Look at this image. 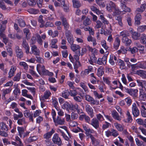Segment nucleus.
Listing matches in <instances>:
<instances>
[{
	"label": "nucleus",
	"mask_w": 146,
	"mask_h": 146,
	"mask_svg": "<svg viewBox=\"0 0 146 146\" xmlns=\"http://www.w3.org/2000/svg\"><path fill=\"white\" fill-rule=\"evenodd\" d=\"M125 92L128 94L132 96L134 98H136L138 96V90L137 89H134L133 88H128L125 87Z\"/></svg>",
	"instance_id": "1"
},
{
	"label": "nucleus",
	"mask_w": 146,
	"mask_h": 146,
	"mask_svg": "<svg viewBox=\"0 0 146 146\" xmlns=\"http://www.w3.org/2000/svg\"><path fill=\"white\" fill-rule=\"evenodd\" d=\"M36 70L40 75H42L44 76H47L48 71L45 69L44 66H41V65L39 64L37 65Z\"/></svg>",
	"instance_id": "2"
},
{
	"label": "nucleus",
	"mask_w": 146,
	"mask_h": 146,
	"mask_svg": "<svg viewBox=\"0 0 146 146\" xmlns=\"http://www.w3.org/2000/svg\"><path fill=\"white\" fill-rule=\"evenodd\" d=\"M105 133L106 136L108 137L111 136L115 137L119 135L118 131L113 128H111L110 130H108L105 132Z\"/></svg>",
	"instance_id": "3"
},
{
	"label": "nucleus",
	"mask_w": 146,
	"mask_h": 146,
	"mask_svg": "<svg viewBox=\"0 0 146 146\" xmlns=\"http://www.w3.org/2000/svg\"><path fill=\"white\" fill-rule=\"evenodd\" d=\"M5 30V26H3L1 24H0V37L3 38V42L6 44L8 42V39L6 37L5 35L3 33Z\"/></svg>",
	"instance_id": "4"
},
{
	"label": "nucleus",
	"mask_w": 146,
	"mask_h": 146,
	"mask_svg": "<svg viewBox=\"0 0 146 146\" xmlns=\"http://www.w3.org/2000/svg\"><path fill=\"white\" fill-rule=\"evenodd\" d=\"M80 54V50H78L76 52L75 54L74 55V58L76 60V62L75 63L74 65V69L77 68L80 66V64L79 61V56Z\"/></svg>",
	"instance_id": "5"
},
{
	"label": "nucleus",
	"mask_w": 146,
	"mask_h": 146,
	"mask_svg": "<svg viewBox=\"0 0 146 146\" xmlns=\"http://www.w3.org/2000/svg\"><path fill=\"white\" fill-rule=\"evenodd\" d=\"M85 100L90 102L91 105H98L99 104V100H94V98L90 95L86 94L85 96Z\"/></svg>",
	"instance_id": "6"
},
{
	"label": "nucleus",
	"mask_w": 146,
	"mask_h": 146,
	"mask_svg": "<svg viewBox=\"0 0 146 146\" xmlns=\"http://www.w3.org/2000/svg\"><path fill=\"white\" fill-rule=\"evenodd\" d=\"M65 34L68 41L69 44L71 45L74 43V38L73 35L72 34L71 31H68L66 32Z\"/></svg>",
	"instance_id": "7"
},
{
	"label": "nucleus",
	"mask_w": 146,
	"mask_h": 146,
	"mask_svg": "<svg viewBox=\"0 0 146 146\" xmlns=\"http://www.w3.org/2000/svg\"><path fill=\"white\" fill-rule=\"evenodd\" d=\"M125 0H121L120 7L122 10V11L125 12H130L131 10L130 8L127 7Z\"/></svg>",
	"instance_id": "8"
},
{
	"label": "nucleus",
	"mask_w": 146,
	"mask_h": 146,
	"mask_svg": "<svg viewBox=\"0 0 146 146\" xmlns=\"http://www.w3.org/2000/svg\"><path fill=\"white\" fill-rule=\"evenodd\" d=\"M72 111L77 112L79 114L84 113L82 109L76 103L74 104L72 103Z\"/></svg>",
	"instance_id": "9"
},
{
	"label": "nucleus",
	"mask_w": 146,
	"mask_h": 146,
	"mask_svg": "<svg viewBox=\"0 0 146 146\" xmlns=\"http://www.w3.org/2000/svg\"><path fill=\"white\" fill-rule=\"evenodd\" d=\"M132 111L134 117H136L139 115L140 114L139 110L135 103H133L132 104Z\"/></svg>",
	"instance_id": "10"
},
{
	"label": "nucleus",
	"mask_w": 146,
	"mask_h": 146,
	"mask_svg": "<svg viewBox=\"0 0 146 146\" xmlns=\"http://www.w3.org/2000/svg\"><path fill=\"white\" fill-rule=\"evenodd\" d=\"M138 100L145 101L146 100V92L143 89H139Z\"/></svg>",
	"instance_id": "11"
},
{
	"label": "nucleus",
	"mask_w": 146,
	"mask_h": 146,
	"mask_svg": "<svg viewBox=\"0 0 146 146\" xmlns=\"http://www.w3.org/2000/svg\"><path fill=\"white\" fill-rule=\"evenodd\" d=\"M52 141L53 143L55 144L60 145L62 143L61 139L57 133H56L54 134L52 138Z\"/></svg>",
	"instance_id": "12"
},
{
	"label": "nucleus",
	"mask_w": 146,
	"mask_h": 146,
	"mask_svg": "<svg viewBox=\"0 0 146 146\" xmlns=\"http://www.w3.org/2000/svg\"><path fill=\"white\" fill-rule=\"evenodd\" d=\"M53 120L56 126L58 125H64V119L61 116H57L56 118H55Z\"/></svg>",
	"instance_id": "13"
},
{
	"label": "nucleus",
	"mask_w": 146,
	"mask_h": 146,
	"mask_svg": "<svg viewBox=\"0 0 146 146\" xmlns=\"http://www.w3.org/2000/svg\"><path fill=\"white\" fill-rule=\"evenodd\" d=\"M115 5L112 1H110L107 5L106 7L107 10L110 12H111L115 10Z\"/></svg>",
	"instance_id": "14"
},
{
	"label": "nucleus",
	"mask_w": 146,
	"mask_h": 146,
	"mask_svg": "<svg viewBox=\"0 0 146 146\" xmlns=\"http://www.w3.org/2000/svg\"><path fill=\"white\" fill-rule=\"evenodd\" d=\"M85 109L86 111L91 118L94 116L93 110L92 107L89 105L87 104L86 106Z\"/></svg>",
	"instance_id": "15"
},
{
	"label": "nucleus",
	"mask_w": 146,
	"mask_h": 146,
	"mask_svg": "<svg viewBox=\"0 0 146 146\" xmlns=\"http://www.w3.org/2000/svg\"><path fill=\"white\" fill-rule=\"evenodd\" d=\"M90 124L96 129H97L99 127V122L96 118H93Z\"/></svg>",
	"instance_id": "16"
},
{
	"label": "nucleus",
	"mask_w": 146,
	"mask_h": 146,
	"mask_svg": "<svg viewBox=\"0 0 146 146\" xmlns=\"http://www.w3.org/2000/svg\"><path fill=\"white\" fill-rule=\"evenodd\" d=\"M31 52H30L29 53L31 54H33L35 55L39 56L40 50L38 49L36 46L35 45H33L31 47Z\"/></svg>",
	"instance_id": "17"
},
{
	"label": "nucleus",
	"mask_w": 146,
	"mask_h": 146,
	"mask_svg": "<svg viewBox=\"0 0 146 146\" xmlns=\"http://www.w3.org/2000/svg\"><path fill=\"white\" fill-rule=\"evenodd\" d=\"M130 32L132 38L134 40H138L140 37V34L137 32L134 31V30L132 29L130 31Z\"/></svg>",
	"instance_id": "18"
},
{
	"label": "nucleus",
	"mask_w": 146,
	"mask_h": 146,
	"mask_svg": "<svg viewBox=\"0 0 146 146\" xmlns=\"http://www.w3.org/2000/svg\"><path fill=\"white\" fill-rule=\"evenodd\" d=\"M24 116L27 118L29 117V120L30 121L33 122L34 121L33 118V113L32 111L30 112L29 111L27 110H25L24 112Z\"/></svg>",
	"instance_id": "19"
},
{
	"label": "nucleus",
	"mask_w": 146,
	"mask_h": 146,
	"mask_svg": "<svg viewBox=\"0 0 146 146\" xmlns=\"http://www.w3.org/2000/svg\"><path fill=\"white\" fill-rule=\"evenodd\" d=\"M16 53L17 57L21 59L23 56V53L22 50L19 47L17 46L15 47Z\"/></svg>",
	"instance_id": "20"
},
{
	"label": "nucleus",
	"mask_w": 146,
	"mask_h": 146,
	"mask_svg": "<svg viewBox=\"0 0 146 146\" xmlns=\"http://www.w3.org/2000/svg\"><path fill=\"white\" fill-rule=\"evenodd\" d=\"M60 19L62 22L63 25L64 26V29L66 31H68V29L69 28V25L66 19L64 17H62Z\"/></svg>",
	"instance_id": "21"
},
{
	"label": "nucleus",
	"mask_w": 146,
	"mask_h": 146,
	"mask_svg": "<svg viewBox=\"0 0 146 146\" xmlns=\"http://www.w3.org/2000/svg\"><path fill=\"white\" fill-rule=\"evenodd\" d=\"M72 103H69L68 102H66L62 106V108L68 111H72Z\"/></svg>",
	"instance_id": "22"
},
{
	"label": "nucleus",
	"mask_w": 146,
	"mask_h": 146,
	"mask_svg": "<svg viewBox=\"0 0 146 146\" xmlns=\"http://www.w3.org/2000/svg\"><path fill=\"white\" fill-rule=\"evenodd\" d=\"M126 114L127 119H124L123 120V121L126 123H131L133 121V118L129 111L127 110V111Z\"/></svg>",
	"instance_id": "23"
},
{
	"label": "nucleus",
	"mask_w": 146,
	"mask_h": 146,
	"mask_svg": "<svg viewBox=\"0 0 146 146\" xmlns=\"http://www.w3.org/2000/svg\"><path fill=\"white\" fill-rule=\"evenodd\" d=\"M82 20H84L83 24L85 26H87L89 25L91 23V21L90 20V18L88 17H86L85 16L83 15L81 18Z\"/></svg>",
	"instance_id": "24"
},
{
	"label": "nucleus",
	"mask_w": 146,
	"mask_h": 146,
	"mask_svg": "<svg viewBox=\"0 0 146 146\" xmlns=\"http://www.w3.org/2000/svg\"><path fill=\"white\" fill-rule=\"evenodd\" d=\"M122 42L126 46H129L132 43L131 40L128 37L122 38Z\"/></svg>",
	"instance_id": "25"
},
{
	"label": "nucleus",
	"mask_w": 146,
	"mask_h": 146,
	"mask_svg": "<svg viewBox=\"0 0 146 146\" xmlns=\"http://www.w3.org/2000/svg\"><path fill=\"white\" fill-rule=\"evenodd\" d=\"M17 68L15 66H11L9 71L8 72L9 78H11L14 75L15 72Z\"/></svg>",
	"instance_id": "26"
},
{
	"label": "nucleus",
	"mask_w": 146,
	"mask_h": 146,
	"mask_svg": "<svg viewBox=\"0 0 146 146\" xmlns=\"http://www.w3.org/2000/svg\"><path fill=\"white\" fill-rule=\"evenodd\" d=\"M97 58L94 55H92L90 58L88 59L89 63L92 65H94V63H96Z\"/></svg>",
	"instance_id": "27"
},
{
	"label": "nucleus",
	"mask_w": 146,
	"mask_h": 146,
	"mask_svg": "<svg viewBox=\"0 0 146 146\" xmlns=\"http://www.w3.org/2000/svg\"><path fill=\"white\" fill-rule=\"evenodd\" d=\"M8 126L4 122L0 123V131H7L8 130Z\"/></svg>",
	"instance_id": "28"
},
{
	"label": "nucleus",
	"mask_w": 146,
	"mask_h": 146,
	"mask_svg": "<svg viewBox=\"0 0 146 146\" xmlns=\"http://www.w3.org/2000/svg\"><path fill=\"white\" fill-rule=\"evenodd\" d=\"M54 132V130L53 129H52L50 131L47 132L44 135H43V138L46 139H50V138L51 137V136Z\"/></svg>",
	"instance_id": "29"
},
{
	"label": "nucleus",
	"mask_w": 146,
	"mask_h": 146,
	"mask_svg": "<svg viewBox=\"0 0 146 146\" xmlns=\"http://www.w3.org/2000/svg\"><path fill=\"white\" fill-rule=\"evenodd\" d=\"M111 115L112 117L115 119L120 121L121 119L119 116L118 113L115 110H113L111 112Z\"/></svg>",
	"instance_id": "30"
},
{
	"label": "nucleus",
	"mask_w": 146,
	"mask_h": 146,
	"mask_svg": "<svg viewBox=\"0 0 146 146\" xmlns=\"http://www.w3.org/2000/svg\"><path fill=\"white\" fill-rule=\"evenodd\" d=\"M120 44V39L118 37H116L113 44V48L117 50L118 49Z\"/></svg>",
	"instance_id": "31"
},
{
	"label": "nucleus",
	"mask_w": 146,
	"mask_h": 146,
	"mask_svg": "<svg viewBox=\"0 0 146 146\" xmlns=\"http://www.w3.org/2000/svg\"><path fill=\"white\" fill-rule=\"evenodd\" d=\"M141 19V16L139 13L136 14L135 17V24L139 25L140 24V21Z\"/></svg>",
	"instance_id": "32"
},
{
	"label": "nucleus",
	"mask_w": 146,
	"mask_h": 146,
	"mask_svg": "<svg viewBox=\"0 0 146 146\" xmlns=\"http://www.w3.org/2000/svg\"><path fill=\"white\" fill-rule=\"evenodd\" d=\"M70 48L72 51L75 52L80 50V47L78 45L73 43L70 45Z\"/></svg>",
	"instance_id": "33"
},
{
	"label": "nucleus",
	"mask_w": 146,
	"mask_h": 146,
	"mask_svg": "<svg viewBox=\"0 0 146 146\" xmlns=\"http://www.w3.org/2000/svg\"><path fill=\"white\" fill-rule=\"evenodd\" d=\"M136 74L144 78H146V71L142 70H137Z\"/></svg>",
	"instance_id": "34"
},
{
	"label": "nucleus",
	"mask_w": 146,
	"mask_h": 146,
	"mask_svg": "<svg viewBox=\"0 0 146 146\" xmlns=\"http://www.w3.org/2000/svg\"><path fill=\"white\" fill-rule=\"evenodd\" d=\"M117 62L119 66V68L121 69H123L125 68V64L123 60L119 59L117 60Z\"/></svg>",
	"instance_id": "35"
},
{
	"label": "nucleus",
	"mask_w": 146,
	"mask_h": 146,
	"mask_svg": "<svg viewBox=\"0 0 146 146\" xmlns=\"http://www.w3.org/2000/svg\"><path fill=\"white\" fill-rule=\"evenodd\" d=\"M51 95V93L49 90H46L44 93L43 96L42 97L43 100H47Z\"/></svg>",
	"instance_id": "36"
},
{
	"label": "nucleus",
	"mask_w": 146,
	"mask_h": 146,
	"mask_svg": "<svg viewBox=\"0 0 146 146\" xmlns=\"http://www.w3.org/2000/svg\"><path fill=\"white\" fill-rule=\"evenodd\" d=\"M87 48L92 53V55H94L95 56L98 53V50L96 48H93L92 47H90L89 45H88L86 46Z\"/></svg>",
	"instance_id": "37"
},
{
	"label": "nucleus",
	"mask_w": 146,
	"mask_h": 146,
	"mask_svg": "<svg viewBox=\"0 0 146 146\" xmlns=\"http://www.w3.org/2000/svg\"><path fill=\"white\" fill-rule=\"evenodd\" d=\"M137 67L144 69H146V63L144 62H141L137 63Z\"/></svg>",
	"instance_id": "38"
},
{
	"label": "nucleus",
	"mask_w": 146,
	"mask_h": 146,
	"mask_svg": "<svg viewBox=\"0 0 146 146\" xmlns=\"http://www.w3.org/2000/svg\"><path fill=\"white\" fill-rule=\"evenodd\" d=\"M27 11L31 14H36L39 12V11L36 9L31 8L27 10Z\"/></svg>",
	"instance_id": "39"
},
{
	"label": "nucleus",
	"mask_w": 146,
	"mask_h": 146,
	"mask_svg": "<svg viewBox=\"0 0 146 146\" xmlns=\"http://www.w3.org/2000/svg\"><path fill=\"white\" fill-rule=\"evenodd\" d=\"M146 8V4H143L141 5L140 8L136 9V11L138 12L142 13L144 11Z\"/></svg>",
	"instance_id": "40"
},
{
	"label": "nucleus",
	"mask_w": 146,
	"mask_h": 146,
	"mask_svg": "<svg viewBox=\"0 0 146 146\" xmlns=\"http://www.w3.org/2000/svg\"><path fill=\"white\" fill-rule=\"evenodd\" d=\"M120 35L122 38H125L129 36V33L128 31L124 30L120 33Z\"/></svg>",
	"instance_id": "41"
},
{
	"label": "nucleus",
	"mask_w": 146,
	"mask_h": 146,
	"mask_svg": "<svg viewBox=\"0 0 146 146\" xmlns=\"http://www.w3.org/2000/svg\"><path fill=\"white\" fill-rule=\"evenodd\" d=\"M137 105L139 106L141 110H146V103L145 102H142L140 104L137 103Z\"/></svg>",
	"instance_id": "42"
},
{
	"label": "nucleus",
	"mask_w": 146,
	"mask_h": 146,
	"mask_svg": "<svg viewBox=\"0 0 146 146\" xmlns=\"http://www.w3.org/2000/svg\"><path fill=\"white\" fill-rule=\"evenodd\" d=\"M69 96V93L68 90H65L62 93V96L63 97L67 99L68 98Z\"/></svg>",
	"instance_id": "43"
},
{
	"label": "nucleus",
	"mask_w": 146,
	"mask_h": 146,
	"mask_svg": "<svg viewBox=\"0 0 146 146\" xmlns=\"http://www.w3.org/2000/svg\"><path fill=\"white\" fill-rule=\"evenodd\" d=\"M87 91H84L83 89L80 88L79 90V91L78 93V94L80 95L82 98H84V97L86 95V92Z\"/></svg>",
	"instance_id": "44"
},
{
	"label": "nucleus",
	"mask_w": 146,
	"mask_h": 146,
	"mask_svg": "<svg viewBox=\"0 0 146 146\" xmlns=\"http://www.w3.org/2000/svg\"><path fill=\"white\" fill-rule=\"evenodd\" d=\"M17 129L19 133V135L20 137H21L23 134L24 132V128L23 127H20L18 126L17 127Z\"/></svg>",
	"instance_id": "45"
},
{
	"label": "nucleus",
	"mask_w": 146,
	"mask_h": 146,
	"mask_svg": "<svg viewBox=\"0 0 146 146\" xmlns=\"http://www.w3.org/2000/svg\"><path fill=\"white\" fill-rule=\"evenodd\" d=\"M96 5H94L91 6L90 7V9L92 11L96 13L97 15H100L101 13L100 11L95 6Z\"/></svg>",
	"instance_id": "46"
},
{
	"label": "nucleus",
	"mask_w": 146,
	"mask_h": 146,
	"mask_svg": "<svg viewBox=\"0 0 146 146\" xmlns=\"http://www.w3.org/2000/svg\"><path fill=\"white\" fill-rule=\"evenodd\" d=\"M114 125L119 131L121 132L123 131V127L120 124L117 123H115L114 124Z\"/></svg>",
	"instance_id": "47"
},
{
	"label": "nucleus",
	"mask_w": 146,
	"mask_h": 146,
	"mask_svg": "<svg viewBox=\"0 0 146 146\" xmlns=\"http://www.w3.org/2000/svg\"><path fill=\"white\" fill-rule=\"evenodd\" d=\"M88 69L85 70L84 73L86 75H88L90 72H92L93 68L92 66H89L88 67Z\"/></svg>",
	"instance_id": "48"
},
{
	"label": "nucleus",
	"mask_w": 146,
	"mask_h": 146,
	"mask_svg": "<svg viewBox=\"0 0 146 146\" xmlns=\"http://www.w3.org/2000/svg\"><path fill=\"white\" fill-rule=\"evenodd\" d=\"M83 128L88 133H92L94 131L93 130L91 129L88 128V127L85 125H83Z\"/></svg>",
	"instance_id": "49"
},
{
	"label": "nucleus",
	"mask_w": 146,
	"mask_h": 146,
	"mask_svg": "<svg viewBox=\"0 0 146 146\" xmlns=\"http://www.w3.org/2000/svg\"><path fill=\"white\" fill-rule=\"evenodd\" d=\"M72 2L74 8H78L80 7L81 5L80 2L77 0H72Z\"/></svg>",
	"instance_id": "50"
},
{
	"label": "nucleus",
	"mask_w": 146,
	"mask_h": 146,
	"mask_svg": "<svg viewBox=\"0 0 146 146\" xmlns=\"http://www.w3.org/2000/svg\"><path fill=\"white\" fill-rule=\"evenodd\" d=\"M13 116L14 119L15 120H18L19 118H22L23 116V113H19L18 115L14 113Z\"/></svg>",
	"instance_id": "51"
},
{
	"label": "nucleus",
	"mask_w": 146,
	"mask_h": 146,
	"mask_svg": "<svg viewBox=\"0 0 146 146\" xmlns=\"http://www.w3.org/2000/svg\"><path fill=\"white\" fill-rule=\"evenodd\" d=\"M52 104L54 105V107L57 110H58L60 109L58 107V103L57 99L55 98L52 99Z\"/></svg>",
	"instance_id": "52"
},
{
	"label": "nucleus",
	"mask_w": 146,
	"mask_h": 146,
	"mask_svg": "<svg viewBox=\"0 0 146 146\" xmlns=\"http://www.w3.org/2000/svg\"><path fill=\"white\" fill-rule=\"evenodd\" d=\"M138 48H139V50L140 52L142 54H146V49H145V47L144 46L139 45L138 46Z\"/></svg>",
	"instance_id": "53"
},
{
	"label": "nucleus",
	"mask_w": 146,
	"mask_h": 146,
	"mask_svg": "<svg viewBox=\"0 0 146 146\" xmlns=\"http://www.w3.org/2000/svg\"><path fill=\"white\" fill-rule=\"evenodd\" d=\"M24 34L26 35V37L27 39H29L30 38L29 34L30 30L28 29L25 28L23 30Z\"/></svg>",
	"instance_id": "54"
},
{
	"label": "nucleus",
	"mask_w": 146,
	"mask_h": 146,
	"mask_svg": "<svg viewBox=\"0 0 146 146\" xmlns=\"http://www.w3.org/2000/svg\"><path fill=\"white\" fill-rule=\"evenodd\" d=\"M116 19L118 21L119 25L121 27H123V24L122 23V17L120 16H117Z\"/></svg>",
	"instance_id": "55"
},
{
	"label": "nucleus",
	"mask_w": 146,
	"mask_h": 146,
	"mask_svg": "<svg viewBox=\"0 0 146 146\" xmlns=\"http://www.w3.org/2000/svg\"><path fill=\"white\" fill-rule=\"evenodd\" d=\"M104 73L103 70L100 68H98L97 71V75L98 77H101Z\"/></svg>",
	"instance_id": "56"
},
{
	"label": "nucleus",
	"mask_w": 146,
	"mask_h": 146,
	"mask_svg": "<svg viewBox=\"0 0 146 146\" xmlns=\"http://www.w3.org/2000/svg\"><path fill=\"white\" fill-rule=\"evenodd\" d=\"M127 50L130 51L132 54H134L137 51L138 49L136 47H133L132 48L129 47L127 49Z\"/></svg>",
	"instance_id": "57"
},
{
	"label": "nucleus",
	"mask_w": 146,
	"mask_h": 146,
	"mask_svg": "<svg viewBox=\"0 0 146 146\" xmlns=\"http://www.w3.org/2000/svg\"><path fill=\"white\" fill-rule=\"evenodd\" d=\"M18 23L20 27H24L25 26V23L24 21L22 19H19L18 20Z\"/></svg>",
	"instance_id": "58"
},
{
	"label": "nucleus",
	"mask_w": 146,
	"mask_h": 146,
	"mask_svg": "<svg viewBox=\"0 0 146 146\" xmlns=\"http://www.w3.org/2000/svg\"><path fill=\"white\" fill-rule=\"evenodd\" d=\"M80 86L85 91L88 92V87L86 86L84 83L81 82L80 84Z\"/></svg>",
	"instance_id": "59"
},
{
	"label": "nucleus",
	"mask_w": 146,
	"mask_h": 146,
	"mask_svg": "<svg viewBox=\"0 0 146 146\" xmlns=\"http://www.w3.org/2000/svg\"><path fill=\"white\" fill-rule=\"evenodd\" d=\"M13 93L15 95V97L16 98L18 94L21 93L20 89L18 88H16L13 91Z\"/></svg>",
	"instance_id": "60"
},
{
	"label": "nucleus",
	"mask_w": 146,
	"mask_h": 146,
	"mask_svg": "<svg viewBox=\"0 0 146 146\" xmlns=\"http://www.w3.org/2000/svg\"><path fill=\"white\" fill-rule=\"evenodd\" d=\"M135 141L136 144L138 146L144 145V143L141 141H140L138 138H137L135 139Z\"/></svg>",
	"instance_id": "61"
},
{
	"label": "nucleus",
	"mask_w": 146,
	"mask_h": 146,
	"mask_svg": "<svg viewBox=\"0 0 146 146\" xmlns=\"http://www.w3.org/2000/svg\"><path fill=\"white\" fill-rule=\"evenodd\" d=\"M145 81H143L140 80H137V82L138 84V85L141 87L143 89L144 88V83Z\"/></svg>",
	"instance_id": "62"
},
{
	"label": "nucleus",
	"mask_w": 146,
	"mask_h": 146,
	"mask_svg": "<svg viewBox=\"0 0 146 146\" xmlns=\"http://www.w3.org/2000/svg\"><path fill=\"white\" fill-rule=\"evenodd\" d=\"M11 90L12 89L10 88H7L3 90H2V94L6 95V94L9 93L11 92Z\"/></svg>",
	"instance_id": "63"
},
{
	"label": "nucleus",
	"mask_w": 146,
	"mask_h": 146,
	"mask_svg": "<svg viewBox=\"0 0 146 146\" xmlns=\"http://www.w3.org/2000/svg\"><path fill=\"white\" fill-rule=\"evenodd\" d=\"M21 73H17L16 76L14 77L13 80L14 81H19L21 77Z\"/></svg>",
	"instance_id": "64"
}]
</instances>
